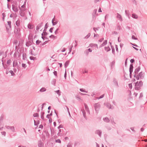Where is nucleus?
I'll return each mask as SVG.
<instances>
[{
	"label": "nucleus",
	"instance_id": "f257e3e1",
	"mask_svg": "<svg viewBox=\"0 0 147 147\" xmlns=\"http://www.w3.org/2000/svg\"><path fill=\"white\" fill-rule=\"evenodd\" d=\"M143 82L142 81L139 82H137L135 83V89L137 90H139L141 89V87L143 86Z\"/></svg>",
	"mask_w": 147,
	"mask_h": 147
},
{
	"label": "nucleus",
	"instance_id": "f03ea898",
	"mask_svg": "<svg viewBox=\"0 0 147 147\" xmlns=\"http://www.w3.org/2000/svg\"><path fill=\"white\" fill-rule=\"evenodd\" d=\"M140 66H139L137 68H136L135 70L134 73L135 74L134 75V77L136 78L137 80H139V78L138 75H137L138 73V72L140 69Z\"/></svg>",
	"mask_w": 147,
	"mask_h": 147
},
{
	"label": "nucleus",
	"instance_id": "7ed1b4c3",
	"mask_svg": "<svg viewBox=\"0 0 147 147\" xmlns=\"http://www.w3.org/2000/svg\"><path fill=\"white\" fill-rule=\"evenodd\" d=\"M100 104L99 102L95 103L94 104V107L95 110L97 113H98V111L100 107Z\"/></svg>",
	"mask_w": 147,
	"mask_h": 147
},
{
	"label": "nucleus",
	"instance_id": "20e7f679",
	"mask_svg": "<svg viewBox=\"0 0 147 147\" xmlns=\"http://www.w3.org/2000/svg\"><path fill=\"white\" fill-rule=\"evenodd\" d=\"M15 28L14 30V33L17 36H18L20 34V28L15 27Z\"/></svg>",
	"mask_w": 147,
	"mask_h": 147
},
{
	"label": "nucleus",
	"instance_id": "39448f33",
	"mask_svg": "<svg viewBox=\"0 0 147 147\" xmlns=\"http://www.w3.org/2000/svg\"><path fill=\"white\" fill-rule=\"evenodd\" d=\"M5 127L6 128H7L8 129H11V130L13 132H14L15 131V127L13 126H8V125H6L5 126Z\"/></svg>",
	"mask_w": 147,
	"mask_h": 147
},
{
	"label": "nucleus",
	"instance_id": "423d86ee",
	"mask_svg": "<svg viewBox=\"0 0 147 147\" xmlns=\"http://www.w3.org/2000/svg\"><path fill=\"white\" fill-rule=\"evenodd\" d=\"M12 9L15 12H18V9L17 7L14 5L12 4Z\"/></svg>",
	"mask_w": 147,
	"mask_h": 147
},
{
	"label": "nucleus",
	"instance_id": "0eeeda50",
	"mask_svg": "<svg viewBox=\"0 0 147 147\" xmlns=\"http://www.w3.org/2000/svg\"><path fill=\"white\" fill-rule=\"evenodd\" d=\"M137 75H138V74ZM138 75L139 78V79H142L144 78V73L142 71L140 72Z\"/></svg>",
	"mask_w": 147,
	"mask_h": 147
},
{
	"label": "nucleus",
	"instance_id": "6e6552de",
	"mask_svg": "<svg viewBox=\"0 0 147 147\" xmlns=\"http://www.w3.org/2000/svg\"><path fill=\"white\" fill-rule=\"evenodd\" d=\"M95 133L98 135L100 137L101 136L102 131L100 130H97L95 131Z\"/></svg>",
	"mask_w": 147,
	"mask_h": 147
},
{
	"label": "nucleus",
	"instance_id": "1a4fd4ad",
	"mask_svg": "<svg viewBox=\"0 0 147 147\" xmlns=\"http://www.w3.org/2000/svg\"><path fill=\"white\" fill-rule=\"evenodd\" d=\"M84 105L85 106V109L87 111V112L89 114H90V110H89V109L88 106L87 105L86 103H84Z\"/></svg>",
	"mask_w": 147,
	"mask_h": 147
},
{
	"label": "nucleus",
	"instance_id": "9d476101",
	"mask_svg": "<svg viewBox=\"0 0 147 147\" xmlns=\"http://www.w3.org/2000/svg\"><path fill=\"white\" fill-rule=\"evenodd\" d=\"M133 65L132 64H131L130 65V67L129 68V71L130 74H132V73L133 72Z\"/></svg>",
	"mask_w": 147,
	"mask_h": 147
},
{
	"label": "nucleus",
	"instance_id": "9b49d317",
	"mask_svg": "<svg viewBox=\"0 0 147 147\" xmlns=\"http://www.w3.org/2000/svg\"><path fill=\"white\" fill-rule=\"evenodd\" d=\"M117 18L120 21H122V19L121 16L120 14L118 13H117Z\"/></svg>",
	"mask_w": 147,
	"mask_h": 147
},
{
	"label": "nucleus",
	"instance_id": "f8f14e48",
	"mask_svg": "<svg viewBox=\"0 0 147 147\" xmlns=\"http://www.w3.org/2000/svg\"><path fill=\"white\" fill-rule=\"evenodd\" d=\"M43 23H41L40 24H39L36 27V30L37 31H38L39 29L42 26Z\"/></svg>",
	"mask_w": 147,
	"mask_h": 147
},
{
	"label": "nucleus",
	"instance_id": "ddd939ff",
	"mask_svg": "<svg viewBox=\"0 0 147 147\" xmlns=\"http://www.w3.org/2000/svg\"><path fill=\"white\" fill-rule=\"evenodd\" d=\"M38 147H43V144L41 140H40L38 141Z\"/></svg>",
	"mask_w": 147,
	"mask_h": 147
},
{
	"label": "nucleus",
	"instance_id": "4468645a",
	"mask_svg": "<svg viewBox=\"0 0 147 147\" xmlns=\"http://www.w3.org/2000/svg\"><path fill=\"white\" fill-rule=\"evenodd\" d=\"M16 66L18 67V65L17 60H14L13 61V67H14Z\"/></svg>",
	"mask_w": 147,
	"mask_h": 147
},
{
	"label": "nucleus",
	"instance_id": "2eb2a0df",
	"mask_svg": "<svg viewBox=\"0 0 147 147\" xmlns=\"http://www.w3.org/2000/svg\"><path fill=\"white\" fill-rule=\"evenodd\" d=\"M113 82L114 85L115 86L117 87H118L119 86L118 84V82L115 79H114L113 80Z\"/></svg>",
	"mask_w": 147,
	"mask_h": 147
},
{
	"label": "nucleus",
	"instance_id": "dca6fc26",
	"mask_svg": "<svg viewBox=\"0 0 147 147\" xmlns=\"http://www.w3.org/2000/svg\"><path fill=\"white\" fill-rule=\"evenodd\" d=\"M106 106L109 109H113V106H112L109 103H107L106 104Z\"/></svg>",
	"mask_w": 147,
	"mask_h": 147
},
{
	"label": "nucleus",
	"instance_id": "f3484780",
	"mask_svg": "<svg viewBox=\"0 0 147 147\" xmlns=\"http://www.w3.org/2000/svg\"><path fill=\"white\" fill-rule=\"evenodd\" d=\"M19 14L22 17H24L25 16V13L24 11H19Z\"/></svg>",
	"mask_w": 147,
	"mask_h": 147
},
{
	"label": "nucleus",
	"instance_id": "a211bd4d",
	"mask_svg": "<svg viewBox=\"0 0 147 147\" xmlns=\"http://www.w3.org/2000/svg\"><path fill=\"white\" fill-rule=\"evenodd\" d=\"M104 121L107 123H109L110 121V120L107 117H105L103 118Z\"/></svg>",
	"mask_w": 147,
	"mask_h": 147
},
{
	"label": "nucleus",
	"instance_id": "6ab92c4d",
	"mask_svg": "<svg viewBox=\"0 0 147 147\" xmlns=\"http://www.w3.org/2000/svg\"><path fill=\"white\" fill-rule=\"evenodd\" d=\"M90 46L91 47H96L98 49V45L96 44L91 43L90 44Z\"/></svg>",
	"mask_w": 147,
	"mask_h": 147
},
{
	"label": "nucleus",
	"instance_id": "aec40b11",
	"mask_svg": "<svg viewBox=\"0 0 147 147\" xmlns=\"http://www.w3.org/2000/svg\"><path fill=\"white\" fill-rule=\"evenodd\" d=\"M82 112L83 113V115L84 118L86 119H87V117L86 115V112L85 110L84 109H82L81 110Z\"/></svg>",
	"mask_w": 147,
	"mask_h": 147
},
{
	"label": "nucleus",
	"instance_id": "412c9836",
	"mask_svg": "<svg viewBox=\"0 0 147 147\" xmlns=\"http://www.w3.org/2000/svg\"><path fill=\"white\" fill-rule=\"evenodd\" d=\"M107 44V40H105L104 42L101 44V45L100 46V47H101L104 46L106 45Z\"/></svg>",
	"mask_w": 147,
	"mask_h": 147
},
{
	"label": "nucleus",
	"instance_id": "4be33fe9",
	"mask_svg": "<svg viewBox=\"0 0 147 147\" xmlns=\"http://www.w3.org/2000/svg\"><path fill=\"white\" fill-rule=\"evenodd\" d=\"M63 129H60L59 130V132L57 134L58 136H62V134L61 132H63Z\"/></svg>",
	"mask_w": 147,
	"mask_h": 147
},
{
	"label": "nucleus",
	"instance_id": "5701e85b",
	"mask_svg": "<svg viewBox=\"0 0 147 147\" xmlns=\"http://www.w3.org/2000/svg\"><path fill=\"white\" fill-rule=\"evenodd\" d=\"M69 61H67L65 62L64 65L65 67V68H66L67 66H68L69 64Z\"/></svg>",
	"mask_w": 147,
	"mask_h": 147
},
{
	"label": "nucleus",
	"instance_id": "b1692460",
	"mask_svg": "<svg viewBox=\"0 0 147 147\" xmlns=\"http://www.w3.org/2000/svg\"><path fill=\"white\" fill-rule=\"evenodd\" d=\"M16 25L18 26L19 27L20 25V20L19 19L17 20L16 22Z\"/></svg>",
	"mask_w": 147,
	"mask_h": 147
},
{
	"label": "nucleus",
	"instance_id": "393cba45",
	"mask_svg": "<svg viewBox=\"0 0 147 147\" xmlns=\"http://www.w3.org/2000/svg\"><path fill=\"white\" fill-rule=\"evenodd\" d=\"M46 90V89L45 88L43 87L40 89V91L41 92H43L45 91Z\"/></svg>",
	"mask_w": 147,
	"mask_h": 147
},
{
	"label": "nucleus",
	"instance_id": "a878e982",
	"mask_svg": "<svg viewBox=\"0 0 147 147\" xmlns=\"http://www.w3.org/2000/svg\"><path fill=\"white\" fill-rule=\"evenodd\" d=\"M105 50L107 52L111 50L110 48L109 47V46L107 47H105Z\"/></svg>",
	"mask_w": 147,
	"mask_h": 147
},
{
	"label": "nucleus",
	"instance_id": "bb28decb",
	"mask_svg": "<svg viewBox=\"0 0 147 147\" xmlns=\"http://www.w3.org/2000/svg\"><path fill=\"white\" fill-rule=\"evenodd\" d=\"M132 17L134 18L137 19L138 18V16L137 15L133 13L132 14Z\"/></svg>",
	"mask_w": 147,
	"mask_h": 147
},
{
	"label": "nucleus",
	"instance_id": "cd10ccee",
	"mask_svg": "<svg viewBox=\"0 0 147 147\" xmlns=\"http://www.w3.org/2000/svg\"><path fill=\"white\" fill-rule=\"evenodd\" d=\"M11 22L10 21H9L7 22L8 25L9 26V28L10 29H11Z\"/></svg>",
	"mask_w": 147,
	"mask_h": 147
},
{
	"label": "nucleus",
	"instance_id": "c85d7f7f",
	"mask_svg": "<svg viewBox=\"0 0 147 147\" xmlns=\"http://www.w3.org/2000/svg\"><path fill=\"white\" fill-rule=\"evenodd\" d=\"M44 114L45 113L44 112H42L41 113V118L43 120H44Z\"/></svg>",
	"mask_w": 147,
	"mask_h": 147
},
{
	"label": "nucleus",
	"instance_id": "c756f323",
	"mask_svg": "<svg viewBox=\"0 0 147 147\" xmlns=\"http://www.w3.org/2000/svg\"><path fill=\"white\" fill-rule=\"evenodd\" d=\"M56 81V80L55 79H53L51 82V83L53 85H54L55 86V82Z\"/></svg>",
	"mask_w": 147,
	"mask_h": 147
},
{
	"label": "nucleus",
	"instance_id": "7c9ffc66",
	"mask_svg": "<svg viewBox=\"0 0 147 147\" xmlns=\"http://www.w3.org/2000/svg\"><path fill=\"white\" fill-rule=\"evenodd\" d=\"M23 59L25 60L26 59V54L25 53H23L22 54Z\"/></svg>",
	"mask_w": 147,
	"mask_h": 147
},
{
	"label": "nucleus",
	"instance_id": "2f4dec72",
	"mask_svg": "<svg viewBox=\"0 0 147 147\" xmlns=\"http://www.w3.org/2000/svg\"><path fill=\"white\" fill-rule=\"evenodd\" d=\"M104 96V94H103L101 95L100 97H97L96 98L98 99H100L101 98H103Z\"/></svg>",
	"mask_w": 147,
	"mask_h": 147
},
{
	"label": "nucleus",
	"instance_id": "473e14b6",
	"mask_svg": "<svg viewBox=\"0 0 147 147\" xmlns=\"http://www.w3.org/2000/svg\"><path fill=\"white\" fill-rule=\"evenodd\" d=\"M34 125H35V126L37 125L39 123H40V121H38L36 123V121L35 120H34Z\"/></svg>",
	"mask_w": 147,
	"mask_h": 147
},
{
	"label": "nucleus",
	"instance_id": "72a5a7b5",
	"mask_svg": "<svg viewBox=\"0 0 147 147\" xmlns=\"http://www.w3.org/2000/svg\"><path fill=\"white\" fill-rule=\"evenodd\" d=\"M34 117H38L39 116L38 114V113H34L33 115Z\"/></svg>",
	"mask_w": 147,
	"mask_h": 147
},
{
	"label": "nucleus",
	"instance_id": "f704fd0d",
	"mask_svg": "<svg viewBox=\"0 0 147 147\" xmlns=\"http://www.w3.org/2000/svg\"><path fill=\"white\" fill-rule=\"evenodd\" d=\"M48 26L47 25V23L45 25V29H44L43 31H46V30H47L46 29L48 28Z\"/></svg>",
	"mask_w": 147,
	"mask_h": 147
},
{
	"label": "nucleus",
	"instance_id": "c9c22d12",
	"mask_svg": "<svg viewBox=\"0 0 147 147\" xmlns=\"http://www.w3.org/2000/svg\"><path fill=\"white\" fill-rule=\"evenodd\" d=\"M30 60H35L36 59V57H32V56L30 57Z\"/></svg>",
	"mask_w": 147,
	"mask_h": 147
},
{
	"label": "nucleus",
	"instance_id": "e433bc0d",
	"mask_svg": "<svg viewBox=\"0 0 147 147\" xmlns=\"http://www.w3.org/2000/svg\"><path fill=\"white\" fill-rule=\"evenodd\" d=\"M55 92L59 95V96L61 95V92H60V90H58L55 91Z\"/></svg>",
	"mask_w": 147,
	"mask_h": 147
},
{
	"label": "nucleus",
	"instance_id": "4c0bfd02",
	"mask_svg": "<svg viewBox=\"0 0 147 147\" xmlns=\"http://www.w3.org/2000/svg\"><path fill=\"white\" fill-rule=\"evenodd\" d=\"M9 72L11 74V75L12 76H14L15 75V74L13 73V71L11 70H10L9 71Z\"/></svg>",
	"mask_w": 147,
	"mask_h": 147
},
{
	"label": "nucleus",
	"instance_id": "58836bf2",
	"mask_svg": "<svg viewBox=\"0 0 147 147\" xmlns=\"http://www.w3.org/2000/svg\"><path fill=\"white\" fill-rule=\"evenodd\" d=\"M41 42V41L38 40H37L36 41V44L37 45H38Z\"/></svg>",
	"mask_w": 147,
	"mask_h": 147
},
{
	"label": "nucleus",
	"instance_id": "ea45409f",
	"mask_svg": "<svg viewBox=\"0 0 147 147\" xmlns=\"http://www.w3.org/2000/svg\"><path fill=\"white\" fill-rule=\"evenodd\" d=\"M99 29V27H97L96 28H95V27H94L93 28V29L95 31V32H96V30H98Z\"/></svg>",
	"mask_w": 147,
	"mask_h": 147
},
{
	"label": "nucleus",
	"instance_id": "a19ab883",
	"mask_svg": "<svg viewBox=\"0 0 147 147\" xmlns=\"http://www.w3.org/2000/svg\"><path fill=\"white\" fill-rule=\"evenodd\" d=\"M52 112H51V113L49 114H48L47 115L46 117L47 118H50L49 116H52Z\"/></svg>",
	"mask_w": 147,
	"mask_h": 147
},
{
	"label": "nucleus",
	"instance_id": "79ce46f5",
	"mask_svg": "<svg viewBox=\"0 0 147 147\" xmlns=\"http://www.w3.org/2000/svg\"><path fill=\"white\" fill-rule=\"evenodd\" d=\"M18 53H19L18 51L15 52L13 55L14 57H16L17 56V54Z\"/></svg>",
	"mask_w": 147,
	"mask_h": 147
},
{
	"label": "nucleus",
	"instance_id": "37998d69",
	"mask_svg": "<svg viewBox=\"0 0 147 147\" xmlns=\"http://www.w3.org/2000/svg\"><path fill=\"white\" fill-rule=\"evenodd\" d=\"M11 60L9 59L7 61V64L10 65L11 63Z\"/></svg>",
	"mask_w": 147,
	"mask_h": 147
},
{
	"label": "nucleus",
	"instance_id": "c03bdc74",
	"mask_svg": "<svg viewBox=\"0 0 147 147\" xmlns=\"http://www.w3.org/2000/svg\"><path fill=\"white\" fill-rule=\"evenodd\" d=\"M72 144L69 143L67 145V147H72Z\"/></svg>",
	"mask_w": 147,
	"mask_h": 147
},
{
	"label": "nucleus",
	"instance_id": "a18cd8bd",
	"mask_svg": "<svg viewBox=\"0 0 147 147\" xmlns=\"http://www.w3.org/2000/svg\"><path fill=\"white\" fill-rule=\"evenodd\" d=\"M22 66L24 68H25L27 66L26 65V64L23 63L22 64Z\"/></svg>",
	"mask_w": 147,
	"mask_h": 147
},
{
	"label": "nucleus",
	"instance_id": "49530a36",
	"mask_svg": "<svg viewBox=\"0 0 147 147\" xmlns=\"http://www.w3.org/2000/svg\"><path fill=\"white\" fill-rule=\"evenodd\" d=\"M80 91H81L82 92H85L86 93H87V92H88L87 91H85L82 88H80Z\"/></svg>",
	"mask_w": 147,
	"mask_h": 147
},
{
	"label": "nucleus",
	"instance_id": "de8ad7c7",
	"mask_svg": "<svg viewBox=\"0 0 147 147\" xmlns=\"http://www.w3.org/2000/svg\"><path fill=\"white\" fill-rule=\"evenodd\" d=\"M49 38H56L57 37L54 36L53 35H51L49 36Z\"/></svg>",
	"mask_w": 147,
	"mask_h": 147
},
{
	"label": "nucleus",
	"instance_id": "09e8293b",
	"mask_svg": "<svg viewBox=\"0 0 147 147\" xmlns=\"http://www.w3.org/2000/svg\"><path fill=\"white\" fill-rule=\"evenodd\" d=\"M26 2H25L24 4L21 6V7L22 8H26Z\"/></svg>",
	"mask_w": 147,
	"mask_h": 147
},
{
	"label": "nucleus",
	"instance_id": "8fccbe9b",
	"mask_svg": "<svg viewBox=\"0 0 147 147\" xmlns=\"http://www.w3.org/2000/svg\"><path fill=\"white\" fill-rule=\"evenodd\" d=\"M26 10V8H22V9H20V11H25Z\"/></svg>",
	"mask_w": 147,
	"mask_h": 147
},
{
	"label": "nucleus",
	"instance_id": "3c124183",
	"mask_svg": "<svg viewBox=\"0 0 147 147\" xmlns=\"http://www.w3.org/2000/svg\"><path fill=\"white\" fill-rule=\"evenodd\" d=\"M58 23V22L57 21H55V22H53L52 23L53 24V26L55 25L56 24H57Z\"/></svg>",
	"mask_w": 147,
	"mask_h": 147
},
{
	"label": "nucleus",
	"instance_id": "603ef678",
	"mask_svg": "<svg viewBox=\"0 0 147 147\" xmlns=\"http://www.w3.org/2000/svg\"><path fill=\"white\" fill-rule=\"evenodd\" d=\"M90 33H89L88 35H87L85 37V38H88V37H90Z\"/></svg>",
	"mask_w": 147,
	"mask_h": 147
},
{
	"label": "nucleus",
	"instance_id": "864d4df0",
	"mask_svg": "<svg viewBox=\"0 0 147 147\" xmlns=\"http://www.w3.org/2000/svg\"><path fill=\"white\" fill-rule=\"evenodd\" d=\"M134 40H137V38H136L135 36L134 35H132L131 37Z\"/></svg>",
	"mask_w": 147,
	"mask_h": 147
},
{
	"label": "nucleus",
	"instance_id": "5fc2aeb1",
	"mask_svg": "<svg viewBox=\"0 0 147 147\" xmlns=\"http://www.w3.org/2000/svg\"><path fill=\"white\" fill-rule=\"evenodd\" d=\"M129 11H127L126 10H125V13L126 14V15L127 16H129V13H128Z\"/></svg>",
	"mask_w": 147,
	"mask_h": 147
},
{
	"label": "nucleus",
	"instance_id": "6e6d98bb",
	"mask_svg": "<svg viewBox=\"0 0 147 147\" xmlns=\"http://www.w3.org/2000/svg\"><path fill=\"white\" fill-rule=\"evenodd\" d=\"M55 142H57V143H61V141L59 139H57V140H56Z\"/></svg>",
	"mask_w": 147,
	"mask_h": 147
},
{
	"label": "nucleus",
	"instance_id": "4d7b16f0",
	"mask_svg": "<svg viewBox=\"0 0 147 147\" xmlns=\"http://www.w3.org/2000/svg\"><path fill=\"white\" fill-rule=\"evenodd\" d=\"M112 53L113 54H115V49L114 48H113L112 47Z\"/></svg>",
	"mask_w": 147,
	"mask_h": 147
},
{
	"label": "nucleus",
	"instance_id": "13d9d810",
	"mask_svg": "<svg viewBox=\"0 0 147 147\" xmlns=\"http://www.w3.org/2000/svg\"><path fill=\"white\" fill-rule=\"evenodd\" d=\"M46 31H43V33H44V35L45 36H47L48 34V33L46 32Z\"/></svg>",
	"mask_w": 147,
	"mask_h": 147
},
{
	"label": "nucleus",
	"instance_id": "bf43d9fd",
	"mask_svg": "<svg viewBox=\"0 0 147 147\" xmlns=\"http://www.w3.org/2000/svg\"><path fill=\"white\" fill-rule=\"evenodd\" d=\"M53 27L49 29V31L50 32L52 33L53 32Z\"/></svg>",
	"mask_w": 147,
	"mask_h": 147
},
{
	"label": "nucleus",
	"instance_id": "052dcab7",
	"mask_svg": "<svg viewBox=\"0 0 147 147\" xmlns=\"http://www.w3.org/2000/svg\"><path fill=\"white\" fill-rule=\"evenodd\" d=\"M2 15L3 16V19L4 20L5 17V13H2Z\"/></svg>",
	"mask_w": 147,
	"mask_h": 147
},
{
	"label": "nucleus",
	"instance_id": "680f3d73",
	"mask_svg": "<svg viewBox=\"0 0 147 147\" xmlns=\"http://www.w3.org/2000/svg\"><path fill=\"white\" fill-rule=\"evenodd\" d=\"M1 133L2 135H3L5 136L6 133L5 131L2 132Z\"/></svg>",
	"mask_w": 147,
	"mask_h": 147
},
{
	"label": "nucleus",
	"instance_id": "e2e57ef3",
	"mask_svg": "<svg viewBox=\"0 0 147 147\" xmlns=\"http://www.w3.org/2000/svg\"><path fill=\"white\" fill-rule=\"evenodd\" d=\"M135 61V60L134 59H131L130 60V61L131 63H133Z\"/></svg>",
	"mask_w": 147,
	"mask_h": 147
},
{
	"label": "nucleus",
	"instance_id": "0e129e2a",
	"mask_svg": "<svg viewBox=\"0 0 147 147\" xmlns=\"http://www.w3.org/2000/svg\"><path fill=\"white\" fill-rule=\"evenodd\" d=\"M112 34H118V33L116 31H113L112 32Z\"/></svg>",
	"mask_w": 147,
	"mask_h": 147
},
{
	"label": "nucleus",
	"instance_id": "69168bd1",
	"mask_svg": "<svg viewBox=\"0 0 147 147\" xmlns=\"http://www.w3.org/2000/svg\"><path fill=\"white\" fill-rule=\"evenodd\" d=\"M28 28L29 29H31L32 28L30 24H28Z\"/></svg>",
	"mask_w": 147,
	"mask_h": 147
},
{
	"label": "nucleus",
	"instance_id": "338daca9",
	"mask_svg": "<svg viewBox=\"0 0 147 147\" xmlns=\"http://www.w3.org/2000/svg\"><path fill=\"white\" fill-rule=\"evenodd\" d=\"M59 30V28H57L56 30L55 31V34H57L58 33V30Z\"/></svg>",
	"mask_w": 147,
	"mask_h": 147
},
{
	"label": "nucleus",
	"instance_id": "774afa93",
	"mask_svg": "<svg viewBox=\"0 0 147 147\" xmlns=\"http://www.w3.org/2000/svg\"><path fill=\"white\" fill-rule=\"evenodd\" d=\"M88 53L89 52L88 51H87V50H86L84 52V53L87 55H88Z\"/></svg>",
	"mask_w": 147,
	"mask_h": 147
}]
</instances>
